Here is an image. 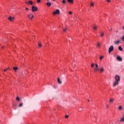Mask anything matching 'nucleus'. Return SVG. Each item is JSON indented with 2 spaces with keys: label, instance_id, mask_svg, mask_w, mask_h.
I'll use <instances>...</instances> for the list:
<instances>
[{
  "label": "nucleus",
  "instance_id": "nucleus-22",
  "mask_svg": "<svg viewBox=\"0 0 124 124\" xmlns=\"http://www.w3.org/2000/svg\"><path fill=\"white\" fill-rule=\"evenodd\" d=\"M104 58V56H101L100 57V61H102V59H103Z\"/></svg>",
  "mask_w": 124,
  "mask_h": 124
},
{
  "label": "nucleus",
  "instance_id": "nucleus-29",
  "mask_svg": "<svg viewBox=\"0 0 124 124\" xmlns=\"http://www.w3.org/2000/svg\"><path fill=\"white\" fill-rule=\"evenodd\" d=\"M8 69H9V68H6V69H4V72H5L6 71V70H8Z\"/></svg>",
  "mask_w": 124,
  "mask_h": 124
},
{
  "label": "nucleus",
  "instance_id": "nucleus-15",
  "mask_svg": "<svg viewBox=\"0 0 124 124\" xmlns=\"http://www.w3.org/2000/svg\"><path fill=\"white\" fill-rule=\"evenodd\" d=\"M67 1L69 2V3H73V0H67Z\"/></svg>",
  "mask_w": 124,
  "mask_h": 124
},
{
  "label": "nucleus",
  "instance_id": "nucleus-30",
  "mask_svg": "<svg viewBox=\"0 0 124 124\" xmlns=\"http://www.w3.org/2000/svg\"><path fill=\"white\" fill-rule=\"evenodd\" d=\"M68 117H69L68 115H65V118L66 119H68Z\"/></svg>",
  "mask_w": 124,
  "mask_h": 124
},
{
  "label": "nucleus",
  "instance_id": "nucleus-27",
  "mask_svg": "<svg viewBox=\"0 0 124 124\" xmlns=\"http://www.w3.org/2000/svg\"><path fill=\"white\" fill-rule=\"evenodd\" d=\"M16 100H17L18 101H19V100H20V97H16Z\"/></svg>",
  "mask_w": 124,
  "mask_h": 124
},
{
  "label": "nucleus",
  "instance_id": "nucleus-7",
  "mask_svg": "<svg viewBox=\"0 0 124 124\" xmlns=\"http://www.w3.org/2000/svg\"><path fill=\"white\" fill-rule=\"evenodd\" d=\"M57 82H58V83L59 85H62V82L61 81V78H60V77H58V78Z\"/></svg>",
  "mask_w": 124,
  "mask_h": 124
},
{
  "label": "nucleus",
  "instance_id": "nucleus-31",
  "mask_svg": "<svg viewBox=\"0 0 124 124\" xmlns=\"http://www.w3.org/2000/svg\"><path fill=\"white\" fill-rule=\"evenodd\" d=\"M68 13H69V14H70V15H71L72 14V12L69 11Z\"/></svg>",
  "mask_w": 124,
  "mask_h": 124
},
{
  "label": "nucleus",
  "instance_id": "nucleus-28",
  "mask_svg": "<svg viewBox=\"0 0 124 124\" xmlns=\"http://www.w3.org/2000/svg\"><path fill=\"white\" fill-rule=\"evenodd\" d=\"M93 66H94V63H92L91 65V67H93Z\"/></svg>",
  "mask_w": 124,
  "mask_h": 124
},
{
  "label": "nucleus",
  "instance_id": "nucleus-33",
  "mask_svg": "<svg viewBox=\"0 0 124 124\" xmlns=\"http://www.w3.org/2000/svg\"><path fill=\"white\" fill-rule=\"evenodd\" d=\"M91 6H93V3H91Z\"/></svg>",
  "mask_w": 124,
  "mask_h": 124
},
{
  "label": "nucleus",
  "instance_id": "nucleus-24",
  "mask_svg": "<svg viewBox=\"0 0 124 124\" xmlns=\"http://www.w3.org/2000/svg\"><path fill=\"white\" fill-rule=\"evenodd\" d=\"M66 31H67V28H66L63 30L64 32H66Z\"/></svg>",
  "mask_w": 124,
  "mask_h": 124
},
{
  "label": "nucleus",
  "instance_id": "nucleus-3",
  "mask_svg": "<svg viewBox=\"0 0 124 124\" xmlns=\"http://www.w3.org/2000/svg\"><path fill=\"white\" fill-rule=\"evenodd\" d=\"M114 51V46H111L109 48H108V53L110 54L111 52H113Z\"/></svg>",
  "mask_w": 124,
  "mask_h": 124
},
{
  "label": "nucleus",
  "instance_id": "nucleus-9",
  "mask_svg": "<svg viewBox=\"0 0 124 124\" xmlns=\"http://www.w3.org/2000/svg\"><path fill=\"white\" fill-rule=\"evenodd\" d=\"M8 20H9V21H10V22H12V21H13V20H14V17L10 16L9 17H8Z\"/></svg>",
  "mask_w": 124,
  "mask_h": 124
},
{
  "label": "nucleus",
  "instance_id": "nucleus-39",
  "mask_svg": "<svg viewBox=\"0 0 124 124\" xmlns=\"http://www.w3.org/2000/svg\"><path fill=\"white\" fill-rule=\"evenodd\" d=\"M88 102H90V100L88 99Z\"/></svg>",
  "mask_w": 124,
  "mask_h": 124
},
{
  "label": "nucleus",
  "instance_id": "nucleus-36",
  "mask_svg": "<svg viewBox=\"0 0 124 124\" xmlns=\"http://www.w3.org/2000/svg\"><path fill=\"white\" fill-rule=\"evenodd\" d=\"M26 10H29V8H26Z\"/></svg>",
  "mask_w": 124,
  "mask_h": 124
},
{
  "label": "nucleus",
  "instance_id": "nucleus-38",
  "mask_svg": "<svg viewBox=\"0 0 124 124\" xmlns=\"http://www.w3.org/2000/svg\"><path fill=\"white\" fill-rule=\"evenodd\" d=\"M72 64H73V65H75V63H73Z\"/></svg>",
  "mask_w": 124,
  "mask_h": 124
},
{
  "label": "nucleus",
  "instance_id": "nucleus-14",
  "mask_svg": "<svg viewBox=\"0 0 124 124\" xmlns=\"http://www.w3.org/2000/svg\"><path fill=\"white\" fill-rule=\"evenodd\" d=\"M42 47V44L41 43H39L38 48H41Z\"/></svg>",
  "mask_w": 124,
  "mask_h": 124
},
{
  "label": "nucleus",
  "instance_id": "nucleus-20",
  "mask_svg": "<svg viewBox=\"0 0 124 124\" xmlns=\"http://www.w3.org/2000/svg\"><path fill=\"white\" fill-rule=\"evenodd\" d=\"M66 3V0H62V4H65Z\"/></svg>",
  "mask_w": 124,
  "mask_h": 124
},
{
  "label": "nucleus",
  "instance_id": "nucleus-40",
  "mask_svg": "<svg viewBox=\"0 0 124 124\" xmlns=\"http://www.w3.org/2000/svg\"><path fill=\"white\" fill-rule=\"evenodd\" d=\"M47 0V1H49V0Z\"/></svg>",
  "mask_w": 124,
  "mask_h": 124
},
{
  "label": "nucleus",
  "instance_id": "nucleus-35",
  "mask_svg": "<svg viewBox=\"0 0 124 124\" xmlns=\"http://www.w3.org/2000/svg\"><path fill=\"white\" fill-rule=\"evenodd\" d=\"M41 0H37V2H39Z\"/></svg>",
  "mask_w": 124,
  "mask_h": 124
},
{
  "label": "nucleus",
  "instance_id": "nucleus-2",
  "mask_svg": "<svg viewBox=\"0 0 124 124\" xmlns=\"http://www.w3.org/2000/svg\"><path fill=\"white\" fill-rule=\"evenodd\" d=\"M60 10L59 9H57L55 11H54L52 14L53 15L55 16V15H60Z\"/></svg>",
  "mask_w": 124,
  "mask_h": 124
},
{
  "label": "nucleus",
  "instance_id": "nucleus-4",
  "mask_svg": "<svg viewBox=\"0 0 124 124\" xmlns=\"http://www.w3.org/2000/svg\"><path fill=\"white\" fill-rule=\"evenodd\" d=\"M32 12H34V11H37V7H35L34 6H32L31 7Z\"/></svg>",
  "mask_w": 124,
  "mask_h": 124
},
{
  "label": "nucleus",
  "instance_id": "nucleus-32",
  "mask_svg": "<svg viewBox=\"0 0 124 124\" xmlns=\"http://www.w3.org/2000/svg\"><path fill=\"white\" fill-rule=\"evenodd\" d=\"M108 2H110L111 1V0H106Z\"/></svg>",
  "mask_w": 124,
  "mask_h": 124
},
{
  "label": "nucleus",
  "instance_id": "nucleus-37",
  "mask_svg": "<svg viewBox=\"0 0 124 124\" xmlns=\"http://www.w3.org/2000/svg\"><path fill=\"white\" fill-rule=\"evenodd\" d=\"M3 48H4V46H2V47H1V48H2V49H3Z\"/></svg>",
  "mask_w": 124,
  "mask_h": 124
},
{
  "label": "nucleus",
  "instance_id": "nucleus-25",
  "mask_svg": "<svg viewBox=\"0 0 124 124\" xmlns=\"http://www.w3.org/2000/svg\"><path fill=\"white\" fill-rule=\"evenodd\" d=\"M18 106L19 107H22V106H23V103L19 104Z\"/></svg>",
  "mask_w": 124,
  "mask_h": 124
},
{
  "label": "nucleus",
  "instance_id": "nucleus-5",
  "mask_svg": "<svg viewBox=\"0 0 124 124\" xmlns=\"http://www.w3.org/2000/svg\"><path fill=\"white\" fill-rule=\"evenodd\" d=\"M28 18H29L30 20H31L34 17L33 15L31 13H30L29 15H28Z\"/></svg>",
  "mask_w": 124,
  "mask_h": 124
},
{
  "label": "nucleus",
  "instance_id": "nucleus-1",
  "mask_svg": "<svg viewBox=\"0 0 124 124\" xmlns=\"http://www.w3.org/2000/svg\"><path fill=\"white\" fill-rule=\"evenodd\" d=\"M115 81L113 83V87H116L119 85V82L121 80V77L119 76L116 75L115 77Z\"/></svg>",
  "mask_w": 124,
  "mask_h": 124
},
{
  "label": "nucleus",
  "instance_id": "nucleus-23",
  "mask_svg": "<svg viewBox=\"0 0 124 124\" xmlns=\"http://www.w3.org/2000/svg\"><path fill=\"white\" fill-rule=\"evenodd\" d=\"M120 43V41H117L115 42L114 44H119Z\"/></svg>",
  "mask_w": 124,
  "mask_h": 124
},
{
  "label": "nucleus",
  "instance_id": "nucleus-10",
  "mask_svg": "<svg viewBox=\"0 0 124 124\" xmlns=\"http://www.w3.org/2000/svg\"><path fill=\"white\" fill-rule=\"evenodd\" d=\"M26 3H27L28 4H31V5H32V1H29V2L26 1Z\"/></svg>",
  "mask_w": 124,
  "mask_h": 124
},
{
  "label": "nucleus",
  "instance_id": "nucleus-17",
  "mask_svg": "<svg viewBox=\"0 0 124 124\" xmlns=\"http://www.w3.org/2000/svg\"><path fill=\"white\" fill-rule=\"evenodd\" d=\"M118 49H119V51H123V48H122V46H119Z\"/></svg>",
  "mask_w": 124,
  "mask_h": 124
},
{
  "label": "nucleus",
  "instance_id": "nucleus-42",
  "mask_svg": "<svg viewBox=\"0 0 124 124\" xmlns=\"http://www.w3.org/2000/svg\"><path fill=\"white\" fill-rule=\"evenodd\" d=\"M52 0L55 1V0Z\"/></svg>",
  "mask_w": 124,
  "mask_h": 124
},
{
  "label": "nucleus",
  "instance_id": "nucleus-8",
  "mask_svg": "<svg viewBox=\"0 0 124 124\" xmlns=\"http://www.w3.org/2000/svg\"><path fill=\"white\" fill-rule=\"evenodd\" d=\"M116 59L118 60V61H119V62H122V61H123V59L122 57H121V56H117Z\"/></svg>",
  "mask_w": 124,
  "mask_h": 124
},
{
  "label": "nucleus",
  "instance_id": "nucleus-6",
  "mask_svg": "<svg viewBox=\"0 0 124 124\" xmlns=\"http://www.w3.org/2000/svg\"><path fill=\"white\" fill-rule=\"evenodd\" d=\"M95 65L96 68H94V71H99V69H98V65H97V64H95Z\"/></svg>",
  "mask_w": 124,
  "mask_h": 124
},
{
  "label": "nucleus",
  "instance_id": "nucleus-18",
  "mask_svg": "<svg viewBox=\"0 0 124 124\" xmlns=\"http://www.w3.org/2000/svg\"><path fill=\"white\" fill-rule=\"evenodd\" d=\"M101 37L104 36V32H102V33H100Z\"/></svg>",
  "mask_w": 124,
  "mask_h": 124
},
{
  "label": "nucleus",
  "instance_id": "nucleus-11",
  "mask_svg": "<svg viewBox=\"0 0 124 124\" xmlns=\"http://www.w3.org/2000/svg\"><path fill=\"white\" fill-rule=\"evenodd\" d=\"M13 69H14V71H15V72H16L17 70H18V67H13Z\"/></svg>",
  "mask_w": 124,
  "mask_h": 124
},
{
  "label": "nucleus",
  "instance_id": "nucleus-13",
  "mask_svg": "<svg viewBox=\"0 0 124 124\" xmlns=\"http://www.w3.org/2000/svg\"><path fill=\"white\" fill-rule=\"evenodd\" d=\"M51 4H52L50 2H46V5L47 6H51Z\"/></svg>",
  "mask_w": 124,
  "mask_h": 124
},
{
  "label": "nucleus",
  "instance_id": "nucleus-34",
  "mask_svg": "<svg viewBox=\"0 0 124 124\" xmlns=\"http://www.w3.org/2000/svg\"><path fill=\"white\" fill-rule=\"evenodd\" d=\"M106 106L107 108H109V106L108 105H106Z\"/></svg>",
  "mask_w": 124,
  "mask_h": 124
},
{
  "label": "nucleus",
  "instance_id": "nucleus-41",
  "mask_svg": "<svg viewBox=\"0 0 124 124\" xmlns=\"http://www.w3.org/2000/svg\"><path fill=\"white\" fill-rule=\"evenodd\" d=\"M123 30H124V27H123Z\"/></svg>",
  "mask_w": 124,
  "mask_h": 124
},
{
  "label": "nucleus",
  "instance_id": "nucleus-12",
  "mask_svg": "<svg viewBox=\"0 0 124 124\" xmlns=\"http://www.w3.org/2000/svg\"><path fill=\"white\" fill-rule=\"evenodd\" d=\"M97 28H98V26L95 25V26H93V29L95 31L96 30H97Z\"/></svg>",
  "mask_w": 124,
  "mask_h": 124
},
{
  "label": "nucleus",
  "instance_id": "nucleus-26",
  "mask_svg": "<svg viewBox=\"0 0 124 124\" xmlns=\"http://www.w3.org/2000/svg\"><path fill=\"white\" fill-rule=\"evenodd\" d=\"M100 45H101V44H100V43H98L97 44V47H100Z\"/></svg>",
  "mask_w": 124,
  "mask_h": 124
},
{
  "label": "nucleus",
  "instance_id": "nucleus-21",
  "mask_svg": "<svg viewBox=\"0 0 124 124\" xmlns=\"http://www.w3.org/2000/svg\"><path fill=\"white\" fill-rule=\"evenodd\" d=\"M100 71H101V72H103V71H104V68L102 67V68L100 69Z\"/></svg>",
  "mask_w": 124,
  "mask_h": 124
},
{
  "label": "nucleus",
  "instance_id": "nucleus-19",
  "mask_svg": "<svg viewBox=\"0 0 124 124\" xmlns=\"http://www.w3.org/2000/svg\"><path fill=\"white\" fill-rule=\"evenodd\" d=\"M109 102L113 103L114 102V99H110Z\"/></svg>",
  "mask_w": 124,
  "mask_h": 124
},
{
  "label": "nucleus",
  "instance_id": "nucleus-16",
  "mask_svg": "<svg viewBox=\"0 0 124 124\" xmlns=\"http://www.w3.org/2000/svg\"><path fill=\"white\" fill-rule=\"evenodd\" d=\"M118 109H119L120 110H123V109H124V108H123L122 106H120L118 108Z\"/></svg>",
  "mask_w": 124,
  "mask_h": 124
}]
</instances>
